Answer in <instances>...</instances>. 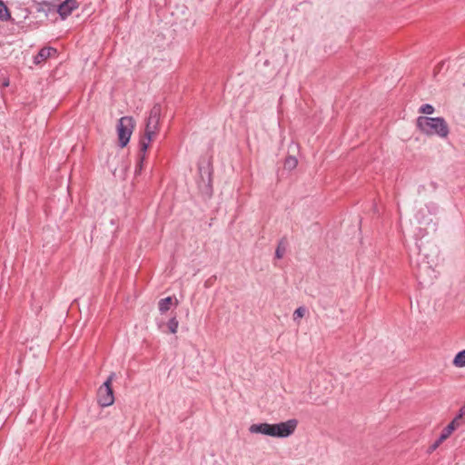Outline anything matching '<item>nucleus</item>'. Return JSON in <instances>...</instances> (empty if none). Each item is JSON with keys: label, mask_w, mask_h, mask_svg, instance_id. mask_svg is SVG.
Instances as JSON below:
<instances>
[{"label": "nucleus", "mask_w": 465, "mask_h": 465, "mask_svg": "<svg viewBox=\"0 0 465 465\" xmlns=\"http://www.w3.org/2000/svg\"><path fill=\"white\" fill-rule=\"evenodd\" d=\"M297 424L298 422L295 419L275 424L267 422L255 423L249 427V431L253 434H262L275 438H287L294 432Z\"/></svg>", "instance_id": "1"}, {"label": "nucleus", "mask_w": 465, "mask_h": 465, "mask_svg": "<svg viewBox=\"0 0 465 465\" xmlns=\"http://www.w3.org/2000/svg\"><path fill=\"white\" fill-rule=\"evenodd\" d=\"M417 127L422 134L429 136L437 135L446 138L450 134L449 125L443 117L419 116Z\"/></svg>", "instance_id": "2"}, {"label": "nucleus", "mask_w": 465, "mask_h": 465, "mask_svg": "<svg viewBox=\"0 0 465 465\" xmlns=\"http://www.w3.org/2000/svg\"><path fill=\"white\" fill-rule=\"evenodd\" d=\"M161 105L155 104L150 110L149 115L146 119L145 129L143 137L140 141L141 150L146 152L149 148L151 141L159 130V122L161 116Z\"/></svg>", "instance_id": "3"}, {"label": "nucleus", "mask_w": 465, "mask_h": 465, "mask_svg": "<svg viewBox=\"0 0 465 465\" xmlns=\"http://www.w3.org/2000/svg\"><path fill=\"white\" fill-rule=\"evenodd\" d=\"M134 127V121L131 116L121 117L117 124V134L119 145L124 148L130 141L133 130Z\"/></svg>", "instance_id": "4"}, {"label": "nucleus", "mask_w": 465, "mask_h": 465, "mask_svg": "<svg viewBox=\"0 0 465 465\" xmlns=\"http://www.w3.org/2000/svg\"><path fill=\"white\" fill-rule=\"evenodd\" d=\"M114 376V373H111L107 380L98 389L97 401L102 407L111 406L114 401V396L112 389V381Z\"/></svg>", "instance_id": "5"}, {"label": "nucleus", "mask_w": 465, "mask_h": 465, "mask_svg": "<svg viewBox=\"0 0 465 465\" xmlns=\"http://www.w3.org/2000/svg\"><path fill=\"white\" fill-rule=\"evenodd\" d=\"M411 266L415 271L417 280L420 284H429L436 278L435 270L427 262L417 263L415 267L411 262Z\"/></svg>", "instance_id": "6"}, {"label": "nucleus", "mask_w": 465, "mask_h": 465, "mask_svg": "<svg viewBox=\"0 0 465 465\" xmlns=\"http://www.w3.org/2000/svg\"><path fill=\"white\" fill-rule=\"evenodd\" d=\"M78 7L76 0H65L58 5L57 12L62 18H66Z\"/></svg>", "instance_id": "7"}, {"label": "nucleus", "mask_w": 465, "mask_h": 465, "mask_svg": "<svg viewBox=\"0 0 465 465\" xmlns=\"http://www.w3.org/2000/svg\"><path fill=\"white\" fill-rule=\"evenodd\" d=\"M57 53L56 49L54 47H44L42 48L38 54L34 58V63L35 64H39L42 62L45 61L47 58L54 55Z\"/></svg>", "instance_id": "8"}, {"label": "nucleus", "mask_w": 465, "mask_h": 465, "mask_svg": "<svg viewBox=\"0 0 465 465\" xmlns=\"http://www.w3.org/2000/svg\"><path fill=\"white\" fill-rule=\"evenodd\" d=\"M453 426L447 425L441 431L439 439L430 446V450H435L453 432Z\"/></svg>", "instance_id": "9"}, {"label": "nucleus", "mask_w": 465, "mask_h": 465, "mask_svg": "<svg viewBox=\"0 0 465 465\" xmlns=\"http://www.w3.org/2000/svg\"><path fill=\"white\" fill-rule=\"evenodd\" d=\"M172 297H166V298H163V299H161L158 302V309L160 311L161 313H164L166 312L167 311H169L170 309V306L172 304Z\"/></svg>", "instance_id": "10"}, {"label": "nucleus", "mask_w": 465, "mask_h": 465, "mask_svg": "<svg viewBox=\"0 0 465 465\" xmlns=\"http://www.w3.org/2000/svg\"><path fill=\"white\" fill-rule=\"evenodd\" d=\"M145 153H146V152H143L140 149L138 163H137V164L135 166V170H134V175L135 176L140 175L142 171H143V163H144V160H145Z\"/></svg>", "instance_id": "11"}, {"label": "nucleus", "mask_w": 465, "mask_h": 465, "mask_svg": "<svg viewBox=\"0 0 465 465\" xmlns=\"http://www.w3.org/2000/svg\"><path fill=\"white\" fill-rule=\"evenodd\" d=\"M453 364L456 367H465V350L458 352L453 360Z\"/></svg>", "instance_id": "12"}, {"label": "nucleus", "mask_w": 465, "mask_h": 465, "mask_svg": "<svg viewBox=\"0 0 465 465\" xmlns=\"http://www.w3.org/2000/svg\"><path fill=\"white\" fill-rule=\"evenodd\" d=\"M11 17L10 13L6 5L0 0V20L7 21Z\"/></svg>", "instance_id": "13"}, {"label": "nucleus", "mask_w": 465, "mask_h": 465, "mask_svg": "<svg viewBox=\"0 0 465 465\" xmlns=\"http://www.w3.org/2000/svg\"><path fill=\"white\" fill-rule=\"evenodd\" d=\"M178 326H179V322H178L176 317H172L167 322V327L171 333H173V334L176 333L177 330H178Z\"/></svg>", "instance_id": "14"}, {"label": "nucleus", "mask_w": 465, "mask_h": 465, "mask_svg": "<svg viewBox=\"0 0 465 465\" xmlns=\"http://www.w3.org/2000/svg\"><path fill=\"white\" fill-rule=\"evenodd\" d=\"M419 112L424 114H432L434 113V107L430 104H424L420 107Z\"/></svg>", "instance_id": "15"}, {"label": "nucleus", "mask_w": 465, "mask_h": 465, "mask_svg": "<svg viewBox=\"0 0 465 465\" xmlns=\"http://www.w3.org/2000/svg\"><path fill=\"white\" fill-rule=\"evenodd\" d=\"M297 163H298V161L295 157L289 156L285 160L284 166H285V168H288L291 170V169L295 168Z\"/></svg>", "instance_id": "16"}, {"label": "nucleus", "mask_w": 465, "mask_h": 465, "mask_svg": "<svg viewBox=\"0 0 465 465\" xmlns=\"http://www.w3.org/2000/svg\"><path fill=\"white\" fill-rule=\"evenodd\" d=\"M306 312V309L303 306L297 308L293 312V320L296 321L302 318Z\"/></svg>", "instance_id": "17"}, {"label": "nucleus", "mask_w": 465, "mask_h": 465, "mask_svg": "<svg viewBox=\"0 0 465 465\" xmlns=\"http://www.w3.org/2000/svg\"><path fill=\"white\" fill-rule=\"evenodd\" d=\"M462 423V418L460 415H456V417L452 420V421L449 425L453 426V430H456Z\"/></svg>", "instance_id": "18"}, {"label": "nucleus", "mask_w": 465, "mask_h": 465, "mask_svg": "<svg viewBox=\"0 0 465 465\" xmlns=\"http://www.w3.org/2000/svg\"><path fill=\"white\" fill-rule=\"evenodd\" d=\"M285 252V247L282 246V243H280L275 251V256L278 259H282Z\"/></svg>", "instance_id": "19"}, {"label": "nucleus", "mask_w": 465, "mask_h": 465, "mask_svg": "<svg viewBox=\"0 0 465 465\" xmlns=\"http://www.w3.org/2000/svg\"><path fill=\"white\" fill-rule=\"evenodd\" d=\"M460 415V417H461L463 419V417L465 416V406H462L460 409V411L458 413Z\"/></svg>", "instance_id": "20"}, {"label": "nucleus", "mask_w": 465, "mask_h": 465, "mask_svg": "<svg viewBox=\"0 0 465 465\" xmlns=\"http://www.w3.org/2000/svg\"><path fill=\"white\" fill-rule=\"evenodd\" d=\"M199 171L202 173V171H203L202 166H199Z\"/></svg>", "instance_id": "21"}]
</instances>
